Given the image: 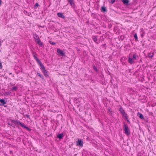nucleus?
<instances>
[{
  "label": "nucleus",
  "mask_w": 156,
  "mask_h": 156,
  "mask_svg": "<svg viewBox=\"0 0 156 156\" xmlns=\"http://www.w3.org/2000/svg\"><path fill=\"white\" fill-rule=\"evenodd\" d=\"M115 0H111V3L113 4L115 2Z\"/></svg>",
  "instance_id": "obj_28"
},
{
  "label": "nucleus",
  "mask_w": 156,
  "mask_h": 156,
  "mask_svg": "<svg viewBox=\"0 0 156 156\" xmlns=\"http://www.w3.org/2000/svg\"><path fill=\"white\" fill-rule=\"evenodd\" d=\"M38 5H38V3H36L34 5L35 8H37L38 6Z\"/></svg>",
  "instance_id": "obj_25"
},
{
  "label": "nucleus",
  "mask_w": 156,
  "mask_h": 156,
  "mask_svg": "<svg viewBox=\"0 0 156 156\" xmlns=\"http://www.w3.org/2000/svg\"><path fill=\"white\" fill-rule=\"evenodd\" d=\"M36 43L38 44L40 47H44L43 43L42 41H41L40 40H39V41H38Z\"/></svg>",
  "instance_id": "obj_9"
},
{
  "label": "nucleus",
  "mask_w": 156,
  "mask_h": 156,
  "mask_svg": "<svg viewBox=\"0 0 156 156\" xmlns=\"http://www.w3.org/2000/svg\"><path fill=\"white\" fill-rule=\"evenodd\" d=\"M123 129L125 131V133L127 135H129L130 134L129 129L128 126L125 123L124 124Z\"/></svg>",
  "instance_id": "obj_3"
},
{
  "label": "nucleus",
  "mask_w": 156,
  "mask_h": 156,
  "mask_svg": "<svg viewBox=\"0 0 156 156\" xmlns=\"http://www.w3.org/2000/svg\"><path fill=\"white\" fill-rule=\"evenodd\" d=\"M93 68L96 71H97V69L96 68V67L95 66H93Z\"/></svg>",
  "instance_id": "obj_30"
},
{
  "label": "nucleus",
  "mask_w": 156,
  "mask_h": 156,
  "mask_svg": "<svg viewBox=\"0 0 156 156\" xmlns=\"http://www.w3.org/2000/svg\"><path fill=\"white\" fill-rule=\"evenodd\" d=\"M18 88L16 86H15L13 87H12L11 88V90L12 91H16Z\"/></svg>",
  "instance_id": "obj_18"
},
{
  "label": "nucleus",
  "mask_w": 156,
  "mask_h": 156,
  "mask_svg": "<svg viewBox=\"0 0 156 156\" xmlns=\"http://www.w3.org/2000/svg\"><path fill=\"white\" fill-rule=\"evenodd\" d=\"M34 39H35L36 38H39V37L37 34H35L34 36Z\"/></svg>",
  "instance_id": "obj_22"
},
{
  "label": "nucleus",
  "mask_w": 156,
  "mask_h": 156,
  "mask_svg": "<svg viewBox=\"0 0 156 156\" xmlns=\"http://www.w3.org/2000/svg\"><path fill=\"white\" fill-rule=\"evenodd\" d=\"M137 156H141V155H137Z\"/></svg>",
  "instance_id": "obj_32"
},
{
  "label": "nucleus",
  "mask_w": 156,
  "mask_h": 156,
  "mask_svg": "<svg viewBox=\"0 0 156 156\" xmlns=\"http://www.w3.org/2000/svg\"><path fill=\"white\" fill-rule=\"evenodd\" d=\"M50 43L52 45H55V43L54 42H52V41H49Z\"/></svg>",
  "instance_id": "obj_23"
},
{
  "label": "nucleus",
  "mask_w": 156,
  "mask_h": 156,
  "mask_svg": "<svg viewBox=\"0 0 156 156\" xmlns=\"http://www.w3.org/2000/svg\"><path fill=\"white\" fill-rule=\"evenodd\" d=\"M57 52L58 54L61 55L63 56L65 55V54L64 52L60 49H57Z\"/></svg>",
  "instance_id": "obj_7"
},
{
  "label": "nucleus",
  "mask_w": 156,
  "mask_h": 156,
  "mask_svg": "<svg viewBox=\"0 0 156 156\" xmlns=\"http://www.w3.org/2000/svg\"><path fill=\"white\" fill-rule=\"evenodd\" d=\"M0 102L3 104H6V102L5 101L4 99H0Z\"/></svg>",
  "instance_id": "obj_17"
},
{
  "label": "nucleus",
  "mask_w": 156,
  "mask_h": 156,
  "mask_svg": "<svg viewBox=\"0 0 156 156\" xmlns=\"http://www.w3.org/2000/svg\"><path fill=\"white\" fill-rule=\"evenodd\" d=\"M134 37L135 38L136 40H137L138 39V37L136 34H135L134 35Z\"/></svg>",
  "instance_id": "obj_26"
},
{
  "label": "nucleus",
  "mask_w": 156,
  "mask_h": 156,
  "mask_svg": "<svg viewBox=\"0 0 156 156\" xmlns=\"http://www.w3.org/2000/svg\"><path fill=\"white\" fill-rule=\"evenodd\" d=\"M40 39L39 38H36L35 39V42L36 43L38 41H39V40H40Z\"/></svg>",
  "instance_id": "obj_24"
},
{
  "label": "nucleus",
  "mask_w": 156,
  "mask_h": 156,
  "mask_svg": "<svg viewBox=\"0 0 156 156\" xmlns=\"http://www.w3.org/2000/svg\"><path fill=\"white\" fill-rule=\"evenodd\" d=\"M64 136L63 133H62L58 135V137L60 139H62Z\"/></svg>",
  "instance_id": "obj_13"
},
{
  "label": "nucleus",
  "mask_w": 156,
  "mask_h": 156,
  "mask_svg": "<svg viewBox=\"0 0 156 156\" xmlns=\"http://www.w3.org/2000/svg\"><path fill=\"white\" fill-rule=\"evenodd\" d=\"M68 2L72 6H73L74 5L73 0H69Z\"/></svg>",
  "instance_id": "obj_15"
},
{
  "label": "nucleus",
  "mask_w": 156,
  "mask_h": 156,
  "mask_svg": "<svg viewBox=\"0 0 156 156\" xmlns=\"http://www.w3.org/2000/svg\"><path fill=\"white\" fill-rule=\"evenodd\" d=\"M58 16L60 18L65 19V16H64L63 13H57Z\"/></svg>",
  "instance_id": "obj_8"
},
{
  "label": "nucleus",
  "mask_w": 156,
  "mask_h": 156,
  "mask_svg": "<svg viewBox=\"0 0 156 156\" xmlns=\"http://www.w3.org/2000/svg\"><path fill=\"white\" fill-rule=\"evenodd\" d=\"M2 68V66L1 62H0V69H1Z\"/></svg>",
  "instance_id": "obj_29"
},
{
  "label": "nucleus",
  "mask_w": 156,
  "mask_h": 156,
  "mask_svg": "<svg viewBox=\"0 0 156 156\" xmlns=\"http://www.w3.org/2000/svg\"><path fill=\"white\" fill-rule=\"evenodd\" d=\"M133 59L134 60H135L136 59V58L137 57V55L136 53H135L133 54Z\"/></svg>",
  "instance_id": "obj_19"
},
{
  "label": "nucleus",
  "mask_w": 156,
  "mask_h": 156,
  "mask_svg": "<svg viewBox=\"0 0 156 156\" xmlns=\"http://www.w3.org/2000/svg\"><path fill=\"white\" fill-rule=\"evenodd\" d=\"M52 156H54L53 155Z\"/></svg>",
  "instance_id": "obj_34"
},
{
  "label": "nucleus",
  "mask_w": 156,
  "mask_h": 156,
  "mask_svg": "<svg viewBox=\"0 0 156 156\" xmlns=\"http://www.w3.org/2000/svg\"><path fill=\"white\" fill-rule=\"evenodd\" d=\"M39 66H40V69L44 75L46 77L48 76V72L45 69L43 64L42 63Z\"/></svg>",
  "instance_id": "obj_1"
},
{
  "label": "nucleus",
  "mask_w": 156,
  "mask_h": 156,
  "mask_svg": "<svg viewBox=\"0 0 156 156\" xmlns=\"http://www.w3.org/2000/svg\"><path fill=\"white\" fill-rule=\"evenodd\" d=\"M131 55V54L130 53L129 54V56L128 57V62L130 64H132L133 63H134V61L133 60V59L132 58H131L130 56V55Z\"/></svg>",
  "instance_id": "obj_6"
},
{
  "label": "nucleus",
  "mask_w": 156,
  "mask_h": 156,
  "mask_svg": "<svg viewBox=\"0 0 156 156\" xmlns=\"http://www.w3.org/2000/svg\"><path fill=\"white\" fill-rule=\"evenodd\" d=\"M83 141L81 139H78L77 141L76 142V146L82 147L83 146Z\"/></svg>",
  "instance_id": "obj_4"
},
{
  "label": "nucleus",
  "mask_w": 156,
  "mask_h": 156,
  "mask_svg": "<svg viewBox=\"0 0 156 156\" xmlns=\"http://www.w3.org/2000/svg\"><path fill=\"white\" fill-rule=\"evenodd\" d=\"M1 3H2L1 1H0V6L1 5Z\"/></svg>",
  "instance_id": "obj_31"
},
{
  "label": "nucleus",
  "mask_w": 156,
  "mask_h": 156,
  "mask_svg": "<svg viewBox=\"0 0 156 156\" xmlns=\"http://www.w3.org/2000/svg\"><path fill=\"white\" fill-rule=\"evenodd\" d=\"M25 115L28 118H29V119H30V116L28 114H26Z\"/></svg>",
  "instance_id": "obj_27"
},
{
  "label": "nucleus",
  "mask_w": 156,
  "mask_h": 156,
  "mask_svg": "<svg viewBox=\"0 0 156 156\" xmlns=\"http://www.w3.org/2000/svg\"><path fill=\"white\" fill-rule=\"evenodd\" d=\"M101 12H105L106 11V9L104 6H102L101 7Z\"/></svg>",
  "instance_id": "obj_20"
},
{
  "label": "nucleus",
  "mask_w": 156,
  "mask_h": 156,
  "mask_svg": "<svg viewBox=\"0 0 156 156\" xmlns=\"http://www.w3.org/2000/svg\"><path fill=\"white\" fill-rule=\"evenodd\" d=\"M138 115L139 117L141 119H144V116L142 114L140 113H138Z\"/></svg>",
  "instance_id": "obj_14"
},
{
  "label": "nucleus",
  "mask_w": 156,
  "mask_h": 156,
  "mask_svg": "<svg viewBox=\"0 0 156 156\" xmlns=\"http://www.w3.org/2000/svg\"><path fill=\"white\" fill-rule=\"evenodd\" d=\"M37 75L40 77H41L42 78H43V76L40 73H37Z\"/></svg>",
  "instance_id": "obj_21"
},
{
  "label": "nucleus",
  "mask_w": 156,
  "mask_h": 156,
  "mask_svg": "<svg viewBox=\"0 0 156 156\" xmlns=\"http://www.w3.org/2000/svg\"><path fill=\"white\" fill-rule=\"evenodd\" d=\"M17 124H19L22 127L26 129L27 130H30V129L29 128L26 126L22 122H17Z\"/></svg>",
  "instance_id": "obj_5"
},
{
  "label": "nucleus",
  "mask_w": 156,
  "mask_h": 156,
  "mask_svg": "<svg viewBox=\"0 0 156 156\" xmlns=\"http://www.w3.org/2000/svg\"><path fill=\"white\" fill-rule=\"evenodd\" d=\"M92 39L93 40L94 42H95L96 43L98 44V43L97 42V37L95 36H92Z\"/></svg>",
  "instance_id": "obj_12"
},
{
  "label": "nucleus",
  "mask_w": 156,
  "mask_h": 156,
  "mask_svg": "<svg viewBox=\"0 0 156 156\" xmlns=\"http://www.w3.org/2000/svg\"><path fill=\"white\" fill-rule=\"evenodd\" d=\"M0 1H1V0H0Z\"/></svg>",
  "instance_id": "obj_33"
},
{
  "label": "nucleus",
  "mask_w": 156,
  "mask_h": 156,
  "mask_svg": "<svg viewBox=\"0 0 156 156\" xmlns=\"http://www.w3.org/2000/svg\"><path fill=\"white\" fill-rule=\"evenodd\" d=\"M119 111L122 115V116L125 117V119L126 120L127 122H129V120L128 119V116L121 107L119 109Z\"/></svg>",
  "instance_id": "obj_2"
},
{
  "label": "nucleus",
  "mask_w": 156,
  "mask_h": 156,
  "mask_svg": "<svg viewBox=\"0 0 156 156\" xmlns=\"http://www.w3.org/2000/svg\"><path fill=\"white\" fill-rule=\"evenodd\" d=\"M34 58L35 59L37 63H38L39 65H40L41 64H42V63L41 62V61L40 60L35 56L34 55Z\"/></svg>",
  "instance_id": "obj_10"
},
{
  "label": "nucleus",
  "mask_w": 156,
  "mask_h": 156,
  "mask_svg": "<svg viewBox=\"0 0 156 156\" xmlns=\"http://www.w3.org/2000/svg\"><path fill=\"white\" fill-rule=\"evenodd\" d=\"M122 1L124 4H127L129 2V0H122Z\"/></svg>",
  "instance_id": "obj_16"
},
{
  "label": "nucleus",
  "mask_w": 156,
  "mask_h": 156,
  "mask_svg": "<svg viewBox=\"0 0 156 156\" xmlns=\"http://www.w3.org/2000/svg\"><path fill=\"white\" fill-rule=\"evenodd\" d=\"M154 55V53L153 52H150L147 55L149 58H152Z\"/></svg>",
  "instance_id": "obj_11"
}]
</instances>
